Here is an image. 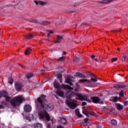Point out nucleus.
Listing matches in <instances>:
<instances>
[{
	"instance_id": "1",
	"label": "nucleus",
	"mask_w": 128,
	"mask_h": 128,
	"mask_svg": "<svg viewBox=\"0 0 128 128\" xmlns=\"http://www.w3.org/2000/svg\"><path fill=\"white\" fill-rule=\"evenodd\" d=\"M46 96L42 95L41 96L37 98L36 108L39 112V118L44 120L46 118L48 122L50 120V114L46 112H50L54 107L50 104H47L48 101L46 100Z\"/></svg>"
},
{
	"instance_id": "2",
	"label": "nucleus",
	"mask_w": 128,
	"mask_h": 128,
	"mask_svg": "<svg viewBox=\"0 0 128 128\" xmlns=\"http://www.w3.org/2000/svg\"><path fill=\"white\" fill-rule=\"evenodd\" d=\"M4 98L6 102H10L11 106L14 108L20 106L24 100V98H22V96H17L12 99L10 97L6 96Z\"/></svg>"
},
{
	"instance_id": "3",
	"label": "nucleus",
	"mask_w": 128,
	"mask_h": 128,
	"mask_svg": "<svg viewBox=\"0 0 128 128\" xmlns=\"http://www.w3.org/2000/svg\"><path fill=\"white\" fill-rule=\"evenodd\" d=\"M90 80H88V79H81L80 82L81 84H88L92 86H96V84H94V82H98V80L96 79V76L94 74H90Z\"/></svg>"
},
{
	"instance_id": "4",
	"label": "nucleus",
	"mask_w": 128,
	"mask_h": 128,
	"mask_svg": "<svg viewBox=\"0 0 128 128\" xmlns=\"http://www.w3.org/2000/svg\"><path fill=\"white\" fill-rule=\"evenodd\" d=\"M54 86L56 90H60V88L64 90H74V88H72L68 84H62L60 86V84L56 81H54L53 83Z\"/></svg>"
},
{
	"instance_id": "5",
	"label": "nucleus",
	"mask_w": 128,
	"mask_h": 128,
	"mask_svg": "<svg viewBox=\"0 0 128 128\" xmlns=\"http://www.w3.org/2000/svg\"><path fill=\"white\" fill-rule=\"evenodd\" d=\"M30 22H34V24H42V26H48V24H50V22L48 21H44V20H32L30 21Z\"/></svg>"
},
{
	"instance_id": "6",
	"label": "nucleus",
	"mask_w": 128,
	"mask_h": 128,
	"mask_svg": "<svg viewBox=\"0 0 128 128\" xmlns=\"http://www.w3.org/2000/svg\"><path fill=\"white\" fill-rule=\"evenodd\" d=\"M90 100H92V102L94 104H102L104 102L98 96H92L90 98Z\"/></svg>"
},
{
	"instance_id": "7",
	"label": "nucleus",
	"mask_w": 128,
	"mask_h": 128,
	"mask_svg": "<svg viewBox=\"0 0 128 128\" xmlns=\"http://www.w3.org/2000/svg\"><path fill=\"white\" fill-rule=\"evenodd\" d=\"M67 104L68 106H69V108H70L72 110H74V108H76L78 106L76 104L70 101L67 102Z\"/></svg>"
},
{
	"instance_id": "8",
	"label": "nucleus",
	"mask_w": 128,
	"mask_h": 128,
	"mask_svg": "<svg viewBox=\"0 0 128 128\" xmlns=\"http://www.w3.org/2000/svg\"><path fill=\"white\" fill-rule=\"evenodd\" d=\"M14 86L15 88H16V90L19 92L20 90H22V84L20 82H16L14 84Z\"/></svg>"
},
{
	"instance_id": "9",
	"label": "nucleus",
	"mask_w": 128,
	"mask_h": 128,
	"mask_svg": "<svg viewBox=\"0 0 128 128\" xmlns=\"http://www.w3.org/2000/svg\"><path fill=\"white\" fill-rule=\"evenodd\" d=\"M82 114H85L86 116H88V114H90V116H94V112H92V113H90L86 110V106H83L82 108Z\"/></svg>"
},
{
	"instance_id": "10",
	"label": "nucleus",
	"mask_w": 128,
	"mask_h": 128,
	"mask_svg": "<svg viewBox=\"0 0 128 128\" xmlns=\"http://www.w3.org/2000/svg\"><path fill=\"white\" fill-rule=\"evenodd\" d=\"M67 98H70L72 96H76V92L72 91H68L66 94Z\"/></svg>"
},
{
	"instance_id": "11",
	"label": "nucleus",
	"mask_w": 128,
	"mask_h": 128,
	"mask_svg": "<svg viewBox=\"0 0 128 128\" xmlns=\"http://www.w3.org/2000/svg\"><path fill=\"white\" fill-rule=\"evenodd\" d=\"M80 100H86V102H92V100L88 98V95L86 94H80Z\"/></svg>"
},
{
	"instance_id": "12",
	"label": "nucleus",
	"mask_w": 128,
	"mask_h": 128,
	"mask_svg": "<svg viewBox=\"0 0 128 128\" xmlns=\"http://www.w3.org/2000/svg\"><path fill=\"white\" fill-rule=\"evenodd\" d=\"M116 0H103L102 1L98 2V4H110L112 2H114Z\"/></svg>"
},
{
	"instance_id": "13",
	"label": "nucleus",
	"mask_w": 128,
	"mask_h": 128,
	"mask_svg": "<svg viewBox=\"0 0 128 128\" xmlns=\"http://www.w3.org/2000/svg\"><path fill=\"white\" fill-rule=\"evenodd\" d=\"M24 110L26 112H30L32 110V106L30 105H26L24 108Z\"/></svg>"
},
{
	"instance_id": "14",
	"label": "nucleus",
	"mask_w": 128,
	"mask_h": 128,
	"mask_svg": "<svg viewBox=\"0 0 128 128\" xmlns=\"http://www.w3.org/2000/svg\"><path fill=\"white\" fill-rule=\"evenodd\" d=\"M114 88H116V90H120V88H126V86L116 84L114 86Z\"/></svg>"
},
{
	"instance_id": "15",
	"label": "nucleus",
	"mask_w": 128,
	"mask_h": 128,
	"mask_svg": "<svg viewBox=\"0 0 128 128\" xmlns=\"http://www.w3.org/2000/svg\"><path fill=\"white\" fill-rule=\"evenodd\" d=\"M62 40V37L60 35L57 36V40L54 41L55 44H60Z\"/></svg>"
},
{
	"instance_id": "16",
	"label": "nucleus",
	"mask_w": 128,
	"mask_h": 128,
	"mask_svg": "<svg viewBox=\"0 0 128 128\" xmlns=\"http://www.w3.org/2000/svg\"><path fill=\"white\" fill-rule=\"evenodd\" d=\"M56 94L58 96H60L61 98H62L64 96V92L60 90H57L56 92Z\"/></svg>"
},
{
	"instance_id": "17",
	"label": "nucleus",
	"mask_w": 128,
	"mask_h": 128,
	"mask_svg": "<svg viewBox=\"0 0 128 128\" xmlns=\"http://www.w3.org/2000/svg\"><path fill=\"white\" fill-rule=\"evenodd\" d=\"M0 96L2 98H5L6 96H8V92L6 90L0 92Z\"/></svg>"
},
{
	"instance_id": "18",
	"label": "nucleus",
	"mask_w": 128,
	"mask_h": 128,
	"mask_svg": "<svg viewBox=\"0 0 128 128\" xmlns=\"http://www.w3.org/2000/svg\"><path fill=\"white\" fill-rule=\"evenodd\" d=\"M116 106L118 110H122L124 109V106L120 104H116Z\"/></svg>"
},
{
	"instance_id": "19",
	"label": "nucleus",
	"mask_w": 128,
	"mask_h": 128,
	"mask_svg": "<svg viewBox=\"0 0 128 128\" xmlns=\"http://www.w3.org/2000/svg\"><path fill=\"white\" fill-rule=\"evenodd\" d=\"M1 104L2 105L0 104V109H2V108H4V106H8V104L6 103V101H2L1 102Z\"/></svg>"
},
{
	"instance_id": "20",
	"label": "nucleus",
	"mask_w": 128,
	"mask_h": 128,
	"mask_svg": "<svg viewBox=\"0 0 128 128\" xmlns=\"http://www.w3.org/2000/svg\"><path fill=\"white\" fill-rule=\"evenodd\" d=\"M24 38H27V40H30L32 38H34V35L28 34L26 36H24Z\"/></svg>"
},
{
	"instance_id": "21",
	"label": "nucleus",
	"mask_w": 128,
	"mask_h": 128,
	"mask_svg": "<svg viewBox=\"0 0 128 128\" xmlns=\"http://www.w3.org/2000/svg\"><path fill=\"white\" fill-rule=\"evenodd\" d=\"M65 82H66V84H68L70 86H72V80H70V78L66 79Z\"/></svg>"
},
{
	"instance_id": "22",
	"label": "nucleus",
	"mask_w": 128,
	"mask_h": 128,
	"mask_svg": "<svg viewBox=\"0 0 128 128\" xmlns=\"http://www.w3.org/2000/svg\"><path fill=\"white\" fill-rule=\"evenodd\" d=\"M60 122H61V124H68V122L66 121V118H62L60 119Z\"/></svg>"
},
{
	"instance_id": "23",
	"label": "nucleus",
	"mask_w": 128,
	"mask_h": 128,
	"mask_svg": "<svg viewBox=\"0 0 128 128\" xmlns=\"http://www.w3.org/2000/svg\"><path fill=\"white\" fill-rule=\"evenodd\" d=\"M31 52H32V49H30V48H28L26 49L25 51V54H26V56H28V54H30Z\"/></svg>"
},
{
	"instance_id": "24",
	"label": "nucleus",
	"mask_w": 128,
	"mask_h": 128,
	"mask_svg": "<svg viewBox=\"0 0 128 128\" xmlns=\"http://www.w3.org/2000/svg\"><path fill=\"white\" fill-rule=\"evenodd\" d=\"M64 60H66V58L64 56H62L57 59L58 62H64Z\"/></svg>"
},
{
	"instance_id": "25",
	"label": "nucleus",
	"mask_w": 128,
	"mask_h": 128,
	"mask_svg": "<svg viewBox=\"0 0 128 128\" xmlns=\"http://www.w3.org/2000/svg\"><path fill=\"white\" fill-rule=\"evenodd\" d=\"M76 116H78V118H80V109H76L75 110Z\"/></svg>"
},
{
	"instance_id": "26",
	"label": "nucleus",
	"mask_w": 128,
	"mask_h": 128,
	"mask_svg": "<svg viewBox=\"0 0 128 128\" xmlns=\"http://www.w3.org/2000/svg\"><path fill=\"white\" fill-rule=\"evenodd\" d=\"M39 4L42 6H46V4H48V2L43 1H39Z\"/></svg>"
},
{
	"instance_id": "27",
	"label": "nucleus",
	"mask_w": 128,
	"mask_h": 128,
	"mask_svg": "<svg viewBox=\"0 0 128 128\" xmlns=\"http://www.w3.org/2000/svg\"><path fill=\"white\" fill-rule=\"evenodd\" d=\"M35 128H42V124L40 123H37L35 125Z\"/></svg>"
},
{
	"instance_id": "28",
	"label": "nucleus",
	"mask_w": 128,
	"mask_h": 128,
	"mask_svg": "<svg viewBox=\"0 0 128 128\" xmlns=\"http://www.w3.org/2000/svg\"><path fill=\"white\" fill-rule=\"evenodd\" d=\"M111 124H113L114 126H116L118 124V122H116V120H111Z\"/></svg>"
},
{
	"instance_id": "29",
	"label": "nucleus",
	"mask_w": 128,
	"mask_h": 128,
	"mask_svg": "<svg viewBox=\"0 0 128 128\" xmlns=\"http://www.w3.org/2000/svg\"><path fill=\"white\" fill-rule=\"evenodd\" d=\"M32 76H34V74H32L29 73V74H26V78H32Z\"/></svg>"
},
{
	"instance_id": "30",
	"label": "nucleus",
	"mask_w": 128,
	"mask_h": 128,
	"mask_svg": "<svg viewBox=\"0 0 128 128\" xmlns=\"http://www.w3.org/2000/svg\"><path fill=\"white\" fill-rule=\"evenodd\" d=\"M112 100L114 102H116L118 101V98L117 96L113 97L112 98Z\"/></svg>"
},
{
	"instance_id": "31",
	"label": "nucleus",
	"mask_w": 128,
	"mask_h": 128,
	"mask_svg": "<svg viewBox=\"0 0 128 128\" xmlns=\"http://www.w3.org/2000/svg\"><path fill=\"white\" fill-rule=\"evenodd\" d=\"M128 58V57L126 56V55L124 54H123V58H122V62H126V60Z\"/></svg>"
},
{
	"instance_id": "32",
	"label": "nucleus",
	"mask_w": 128,
	"mask_h": 128,
	"mask_svg": "<svg viewBox=\"0 0 128 128\" xmlns=\"http://www.w3.org/2000/svg\"><path fill=\"white\" fill-rule=\"evenodd\" d=\"M73 62H76V63L79 62H80V58H78V56H76V59L74 60H73Z\"/></svg>"
},
{
	"instance_id": "33",
	"label": "nucleus",
	"mask_w": 128,
	"mask_h": 128,
	"mask_svg": "<svg viewBox=\"0 0 128 128\" xmlns=\"http://www.w3.org/2000/svg\"><path fill=\"white\" fill-rule=\"evenodd\" d=\"M56 76L58 80L60 78H62V74H56Z\"/></svg>"
},
{
	"instance_id": "34",
	"label": "nucleus",
	"mask_w": 128,
	"mask_h": 128,
	"mask_svg": "<svg viewBox=\"0 0 128 128\" xmlns=\"http://www.w3.org/2000/svg\"><path fill=\"white\" fill-rule=\"evenodd\" d=\"M124 91L122 90L120 93H119V96H124Z\"/></svg>"
},
{
	"instance_id": "35",
	"label": "nucleus",
	"mask_w": 128,
	"mask_h": 128,
	"mask_svg": "<svg viewBox=\"0 0 128 128\" xmlns=\"http://www.w3.org/2000/svg\"><path fill=\"white\" fill-rule=\"evenodd\" d=\"M10 81L8 82V84H12L13 82H14V80H12V78H10Z\"/></svg>"
},
{
	"instance_id": "36",
	"label": "nucleus",
	"mask_w": 128,
	"mask_h": 128,
	"mask_svg": "<svg viewBox=\"0 0 128 128\" xmlns=\"http://www.w3.org/2000/svg\"><path fill=\"white\" fill-rule=\"evenodd\" d=\"M117 60H118V58H114L112 59V62H116Z\"/></svg>"
},
{
	"instance_id": "37",
	"label": "nucleus",
	"mask_w": 128,
	"mask_h": 128,
	"mask_svg": "<svg viewBox=\"0 0 128 128\" xmlns=\"http://www.w3.org/2000/svg\"><path fill=\"white\" fill-rule=\"evenodd\" d=\"M76 76H78V78H80V72H77L76 73Z\"/></svg>"
},
{
	"instance_id": "38",
	"label": "nucleus",
	"mask_w": 128,
	"mask_h": 128,
	"mask_svg": "<svg viewBox=\"0 0 128 128\" xmlns=\"http://www.w3.org/2000/svg\"><path fill=\"white\" fill-rule=\"evenodd\" d=\"M34 2L38 6V4H40V1L38 2L36 0H34Z\"/></svg>"
},
{
	"instance_id": "39",
	"label": "nucleus",
	"mask_w": 128,
	"mask_h": 128,
	"mask_svg": "<svg viewBox=\"0 0 128 128\" xmlns=\"http://www.w3.org/2000/svg\"><path fill=\"white\" fill-rule=\"evenodd\" d=\"M80 78H86V76H84V74H80Z\"/></svg>"
},
{
	"instance_id": "40",
	"label": "nucleus",
	"mask_w": 128,
	"mask_h": 128,
	"mask_svg": "<svg viewBox=\"0 0 128 128\" xmlns=\"http://www.w3.org/2000/svg\"><path fill=\"white\" fill-rule=\"evenodd\" d=\"M78 2L74 3L73 6H74V7L76 6H78Z\"/></svg>"
},
{
	"instance_id": "41",
	"label": "nucleus",
	"mask_w": 128,
	"mask_h": 128,
	"mask_svg": "<svg viewBox=\"0 0 128 128\" xmlns=\"http://www.w3.org/2000/svg\"><path fill=\"white\" fill-rule=\"evenodd\" d=\"M46 64H48V62L44 61V66L45 68L46 66Z\"/></svg>"
},
{
	"instance_id": "42",
	"label": "nucleus",
	"mask_w": 128,
	"mask_h": 128,
	"mask_svg": "<svg viewBox=\"0 0 128 128\" xmlns=\"http://www.w3.org/2000/svg\"><path fill=\"white\" fill-rule=\"evenodd\" d=\"M124 106H128V101H125L124 102Z\"/></svg>"
},
{
	"instance_id": "43",
	"label": "nucleus",
	"mask_w": 128,
	"mask_h": 128,
	"mask_svg": "<svg viewBox=\"0 0 128 128\" xmlns=\"http://www.w3.org/2000/svg\"><path fill=\"white\" fill-rule=\"evenodd\" d=\"M84 24L85 26H90V24H86V23H82L81 24V26H84Z\"/></svg>"
},
{
	"instance_id": "44",
	"label": "nucleus",
	"mask_w": 128,
	"mask_h": 128,
	"mask_svg": "<svg viewBox=\"0 0 128 128\" xmlns=\"http://www.w3.org/2000/svg\"><path fill=\"white\" fill-rule=\"evenodd\" d=\"M91 58H92V60L94 59V58H96V56L94 55H92L90 56Z\"/></svg>"
},
{
	"instance_id": "45",
	"label": "nucleus",
	"mask_w": 128,
	"mask_h": 128,
	"mask_svg": "<svg viewBox=\"0 0 128 128\" xmlns=\"http://www.w3.org/2000/svg\"><path fill=\"white\" fill-rule=\"evenodd\" d=\"M82 106H86L87 104L86 102H82Z\"/></svg>"
},
{
	"instance_id": "46",
	"label": "nucleus",
	"mask_w": 128,
	"mask_h": 128,
	"mask_svg": "<svg viewBox=\"0 0 128 128\" xmlns=\"http://www.w3.org/2000/svg\"><path fill=\"white\" fill-rule=\"evenodd\" d=\"M57 128H64L62 125H59L57 126Z\"/></svg>"
},
{
	"instance_id": "47",
	"label": "nucleus",
	"mask_w": 128,
	"mask_h": 128,
	"mask_svg": "<svg viewBox=\"0 0 128 128\" xmlns=\"http://www.w3.org/2000/svg\"><path fill=\"white\" fill-rule=\"evenodd\" d=\"M19 66L21 68H24V65L20 64Z\"/></svg>"
},
{
	"instance_id": "48",
	"label": "nucleus",
	"mask_w": 128,
	"mask_h": 128,
	"mask_svg": "<svg viewBox=\"0 0 128 128\" xmlns=\"http://www.w3.org/2000/svg\"><path fill=\"white\" fill-rule=\"evenodd\" d=\"M59 80H60V84H62V78L59 79Z\"/></svg>"
},
{
	"instance_id": "49",
	"label": "nucleus",
	"mask_w": 128,
	"mask_h": 128,
	"mask_svg": "<svg viewBox=\"0 0 128 128\" xmlns=\"http://www.w3.org/2000/svg\"><path fill=\"white\" fill-rule=\"evenodd\" d=\"M78 96V100H80V94H79Z\"/></svg>"
},
{
	"instance_id": "50",
	"label": "nucleus",
	"mask_w": 128,
	"mask_h": 128,
	"mask_svg": "<svg viewBox=\"0 0 128 128\" xmlns=\"http://www.w3.org/2000/svg\"><path fill=\"white\" fill-rule=\"evenodd\" d=\"M94 60L95 62H98V58H95V59H94Z\"/></svg>"
},
{
	"instance_id": "51",
	"label": "nucleus",
	"mask_w": 128,
	"mask_h": 128,
	"mask_svg": "<svg viewBox=\"0 0 128 128\" xmlns=\"http://www.w3.org/2000/svg\"><path fill=\"white\" fill-rule=\"evenodd\" d=\"M88 118H86V119H84V122H88Z\"/></svg>"
},
{
	"instance_id": "52",
	"label": "nucleus",
	"mask_w": 128,
	"mask_h": 128,
	"mask_svg": "<svg viewBox=\"0 0 128 128\" xmlns=\"http://www.w3.org/2000/svg\"><path fill=\"white\" fill-rule=\"evenodd\" d=\"M66 54V52L64 51H63L62 52V54Z\"/></svg>"
},
{
	"instance_id": "53",
	"label": "nucleus",
	"mask_w": 128,
	"mask_h": 128,
	"mask_svg": "<svg viewBox=\"0 0 128 128\" xmlns=\"http://www.w3.org/2000/svg\"><path fill=\"white\" fill-rule=\"evenodd\" d=\"M54 32L52 30H49V34H52Z\"/></svg>"
},
{
	"instance_id": "54",
	"label": "nucleus",
	"mask_w": 128,
	"mask_h": 128,
	"mask_svg": "<svg viewBox=\"0 0 128 128\" xmlns=\"http://www.w3.org/2000/svg\"><path fill=\"white\" fill-rule=\"evenodd\" d=\"M50 34H47V38H50Z\"/></svg>"
},
{
	"instance_id": "55",
	"label": "nucleus",
	"mask_w": 128,
	"mask_h": 128,
	"mask_svg": "<svg viewBox=\"0 0 128 128\" xmlns=\"http://www.w3.org/2000/svg\"><path fill=\"white\" fill-rule=\"evenodd\" d=\"M41 72H42L44 73V72L46 71H45L44 70H41Z\"/></svg>"
},
{
	"instance_id": "56",
	"label": "nucleus",
	"mask_w": 128,
	"mask_h": 128,
	"mask_svg": "<svg viewBox=\"0 0 128 128\" xmlns=\"http://www.w3.org/2000/svg\"><path fill=\"white\" fill-rule=\"evenodd\" d=\"M111 32H116V30H112Z\"/></svg>"
},
{
	"instance_id": "57",
	"label": "nucleus",
	"mask_w": 128,
	"mask_h": 128,
	"mask_svg": "<svg viewBox=\"0 0 128 128\" xmlns=\"http://www.w3.org/2000/svg\"><path fill=\"white\" fill-rule=\"evenodd\" d=\"M71 102H76V100H71Z\"/></svg>"
},
{
	"instance_id": "58",
	"label": "nucleus",
	"mask_w": 128,
	"mask_h": 128,
	"mask_svg": "<svg viewBox=\"0 0 128 128\" xmlns=\"http://www.w3.org/2000/svg\"><path fill=\"white\" fill-rule=\"evenodd\" d=\"M120 30H122V29H120L119 30H118V32H120Z\"/></svg>"
},
{
	"instance_id": "59",
	"label": "nucleus",
	"mask_w": 128,
	"mask_h": 128,
	"mask_svg": "<svg viewBox=\"0 0 128 128\" xmlns=\"http://www.w3.org/2000/svg\"><path fill=\"white\" fill-rule=\"evenodd\" d=\"M118 50H120V48H118Z\"/></svg>"
},
{
	"instance_id": "60",
	"label": "nucleus",
	"mask_w": 128,
	"mask_h": 128,
	"mask_svg": "<svg viewBox=\"0 0 128 128\" xmlns=\"http://www.w3.org/2000/svg\"><path fill=\"white\" fill-rule=\"evenodd\" d=\"M82 117V115L80 114V118Z\"/></svg>"
},
{
	"instance_id": "61",
	"label": "nucleus",
	"mask_w": 128,
	"mask_h": 128,
	"mask_svg": "<svg viewBox=\"0 0 128 128\" xmlns=\"http://www.w3.org/2000/svg\"><path fill=\"white\" fill-rule=\"evenodd\" d=\"M74 12L72 11V12Z\"/></svg>"
},
{
	"instance_id": "62",
	"label": "nucleus",
	"mask_w": 128,
	"mask_h": 128,
	"mask_svg": "<svg viewBox=\"0 0 128 128\" xmlns=\"http://www.w3.org/2000/svg\"><path fill=\"white\" fill-rule=\"evenodd\" d=\"M79 82H80V80H79Z\"/></svg>"
},
{
	"instance_id": "63",
	"label": "nucleus",
	"mask_w": 128,
	"mask_h": 128,
	"mask_svg": "<svg viewBox=\"0 0 128 128\" xmlns=\"http://www.w3.org/2000/svg\"><path fill=\"white\" fill-rule=\"evenodd\" d=\"M2 98V96H0V98Z\"/></svg>"
},
{
	"instance_id": "64",
	"label": "nucleus",
	"mask_w": 128,
	"mask_h": 128,
	"mask_svg": "<svg viewBox=\"0 0 128 128\" xmlns=\"http://www.w3.org/2000/svg\"><path fill=\"white\" fill-rule=\"evenodd\" d=\"M54 96H56V95H54Z\"/></svg>"
}]
</instances>
